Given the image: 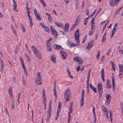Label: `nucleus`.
<instances>
[{"instance_id":"f257e3e1","label":"nucleus","mask_w":123,"mask_h":123,"mask_svg":"<svg viewBox=\"0 0 123 123\" xmlns=\"http://www.w3.org/2000/svg\"><path fill=\"white\" fill-rule=\"evenodd\" d=\"M32 50L34 54L36 57L39 59H42V55L40 52L39 50L36 48L34 46H33L32 47Z\"/></svg>"},{"instance_id":"f03ea898","label":"nucleus","mask_w":123,"mask_h":123,"mask_svg":"<svg viewBox=\"0 0 123 123\" xmlns=\"http://www.w3.org/2000/svg\"><path fill=\"white\" fill-rule=\"evenodd\" d=\"M40 73L38 72L37 73V80H36V83L37 85H41L42 84V80L40 75Z\"/></svg>"},{"instance_id":"7ed1b4c3","label":"nucleus","mask_w":123,"mask_h":123,"mask_svg":"<svg viewBox=\"0 0 123 123\" xmlns=\"http://www.w3.org/2000/svg\"><path fill=\"white\" fill-rule=\"evenodd\" d=\"M120 1V0H110L109 3L110 4L112 5V6H115Z\"/></svg>"},{"instance_id":"20e7f679","label":"nucleus","mask_w":123,"mask_h":123,"mask_svg":"<svg viewBox=\"0 0 123 123\" xmlns=\"http://www.w3.org/2000/svg\"><path fill=\"white\" fill-rule=\"evenodd\" d=\"M85 90H83L82 91L81 97L80 100L81 106L82 107L84 103V96Z\"/></svg>"},{"instance_id":"39448f33","label":"nucleus","mask_w":123,"mask_h":123,"mask_svg":"<svg viewBox=\"0 0 123 123\" xmlns=\"http://www.w3.org/2000/svg\"><path fill=\"white\" fill-rule=\"evenodd\" d=\"M34 13L36 17V18L37 20H41V18L40 14L37 12L36 8L34 9Z\"/></svg>"},{"instance_id":"423d86ee","label":"nucleus","mask_w":123,"mask_h":123,"mask_svg":"<svg viewBox=\"0 0 123 123\" xmlns=\"http://www.w3.org/2000/svg\"><path fill=\"white\" fill-rule=\"evenodd\" d=\"M105 96L106 101L105 103L107 104H109L111 102L110 100L111 98V97L110 96V94H106Z\"/></svg>"},{"instance_id":"0eeeda50","label":"nucleus","mask_w":123,"mask_h":123,"mask_svg":"<svg viewBox=\"0 0 123 123\" xmlns=\"http://www.w3.org/2000/svg\"><path fill=\"white\" fill-rule=\"evenodd\" d=\"M97 87L98 93L102 92H103L102 85L101 84L99 83L97 86Z\"/></svg>"},{"instance_id":"6e6552de","label":"nucleus","mask_w":123,"mask_h":123,"mask_svg":"<svg viewBox=\"0 0 123 123\" xmlns=\"http://www.w3.org/2000/svg\"><path fill=\"white\" fill-rule=\"evenodd\" d=\"M94 43V41H90L89 42L87 45L86 46V48L88 50L90 49L91 48L92 46Z\"/></svg>"},{"instance_id":"1a4fd4ad","label":"nucleus","mask_w":123,"mask_h":123,"mask_svg":"<svg viewBox=\"0 0 123 123\" xmlns=\"http://www.w3.org/2000/svg\"><path fill=\"white\" fill-rule=\"evenodd\" d=\"M60 52L63 59L65 60L67 56V53L63 51H61Z\"/></svg>"},{"instance_id":"9d476101","label":"nucleus","mask_w":123,"mask_h":123,"mask_svg":"<svg viewBox=\"0 0 123 123\" xmlns=\"http://www.w3.org/2000/svg\"><path fill=\"white\" fill-rule=\"evenodd\" d=\"M53 47L55 49H57L61 50H63V48L61 46L56 44H55L54 45Z\"/></svg>"},{"instance_id":"9b49d317","label":"nucleus","mask_w":123,"mask_h":123,"mask_svg":"<svg viewBox=\"0 0 123 123\" xmlns=\"http://www.w3.org/2000/svg\"><path fill=\"white\" fill-rule=\"evenodd\" d=\"M56 56L54 54H53L51 57V60L53 63H55L56 62Z\"/></svg>"},{"instance_id":"f8f14e48","label":"nucleus","mask_w":123,"mask_h":123,"mask_svg":"<svg viewBox=\"0 0 123 123\" xmlns=\"http://www.w3.org/2000/svg\"><path fill=\"white\" fill-rule=\"evenodd\" d=\"M79 30L78 29H77L76 31L74 32V34L75 39H78V38H79Z\"/></svg>"},{"instance_id":"ddd939ff","label":"nucleus","mask_w":123,"mask_h":123,"mask_svg":"<svg viewBox=\"0 0 123 123\" xmlns=\"http://www.w3.org/2000/svg\"><path fill=\"white\" fill-rule=\"evenodd\" d=\"M51 111H47V118L46 119V121L47 122H48L51 116Z\"/></svg>"},{"instance_id":"4468645a","label":"nucleus","mask_w":123,"mask_h":123,"mask_svg":"<svg viewBox=\"0 0 123 123\" xmlns=\"http://www.w3.org/2000/svg\"><path fill=\"white\" fill-rule=\"evenodd\" d=\"M65 29H64V32H67L69 30V24L68 23H66L65 25Z\"/></svg>"},{"instance_id":"2eb2a0df","label":"nucleus","mask_w":123,"mask_h":123,"mask_svg":"<svg viewBox=\"0 0 123 123\" xmlns=\"http://www.w3.org/2000/svg\"><path fill=\"white\" fill-rule=\"evenodd\" d=\"M70 90L69 89H67L65 91L64 96L70 95Z\"/></svg>"},{"instance_id":"dca6fc26","label":"nucleus","mask_w":123,"mask_h":123,"mask_svg":"<svg viewBox=\"0 0 123 123\" xmlns=\"http://www.w3.org/2000/svg\"><path fill=\"white\" fill-rule=\"evenodd\" d=\"M117 25V23H116L114 25L113 29L112 30V32L115 34Z\"/></svg>"},{"instance_id":"f3484780","label":"nucleus","mask_w":123,"mask_h":123,"mask_svg":"<svg viewBox=\"0 0 123 123\" xmlns=\"http://www.w3.org/2000/svg\"><path fill=\"white\" fill-rule=\"evenodd\" d=\"M89 85L91 88L92 90L95 93H96L97 91L96 89L94 87L92 84H89Z\"/></svg>"},{"instance_id":"a211bd4d","label":"nucleus","mask_w":123,"mask_h":123,"mask_svg":"<svg viewBox=\"0 0 123 123\" xmlns=\"http://www.w3.org/2000/svg\"><path fill=\"white\" fill-rule=\"evenodd\" d=\"M46 45L47 46V50L49 51H51L52 50L51 49V46L50 45V44H47V43Z\"/></svg>"},{"instance_id":"6ab92c4d","label":"nucleus","mask_w":123,"mask_h":123,"mask_svg":"<svg viewBox=\"0 0 123 123\" xmlns=\"http://www.w3.org/2000/svg\"><path fill=\"white\" fill-rule=\"evenodd\" d=\"M112 86L113 89L114 90V85H115V81H114V77L113 76V74H112Z\"/></svg>"},{"instance_id":"aec40b11","label":"nucleus","mask_w":123,"mask_h":123,"mask_svg":"<svg viewBox=\"0 0 123 123\" xmlns=\"http://www.w3.org/2000/svg\"><path fill=\"white\" fill-rule=\"evenodd\" d=\"M55 25L59 27H63V25L61 23H60L55 22Z\"/></svg>"},{"instance_id":"412c9836","label":"nucleus","mask_w":123,"mask_h":123,"mask_svg":"<svg viewBox=\"0 0 123 123\" xmlns=\"http://www.w3.org/2000/svg\"><path fill=\"white\" fill-rule=\"evenodd\" d=\"M51 31V32L52 34L55 37L57 36L58 34L55 30L54 31Z\"/></svg>"},{"instance_id":"4be33fe9","label":"nucleus","mask_w":123,"mask_h":123,"mask_svg":"<svg viewBox=\"0 0 123 123\" xmlns=\"http://www.w3.org/2000/svg\"><path fill=\"white\" fill-rule=\"evenodd\" d=\"M13 9L14 10H15L17 7V4L14 0H13Z\"/></svg>"},{"instance_id":"5701e85b","label":"nucleus","mask_w":123,"mask_h":123,"mask_svg":"<svg viewBox=\"0 0 123 123\" xmlns=\"http://www.w3.org/2000/svg\"><path fill=\"white\" fill-rule=\"evenodd\" d=\"M51 101L50 100L49 104V109L48 111H51Z\"/></svg>"},{"instance_id":"b1692460","label":"nucleus","mask_w":123,"mask_h":123,"mask_svg":"<svg viewBox=\"0 0 123 123\" xmlns=\"http://www.w3.org/2000/svg\"><path fill=\"white\" fill-rule=\"evenodd\" d=\"M64 96L65 98L66 102H67L69 101L70 99V98H69V95Z\"/></svg>"},{"instance_id":"393cba45","label":"nucleus","mask_w":123,"mask_h":123,"mask_svg":"<svg viewBox=\"0 0 123 123\" xmlns=\"http://www.w3.org/2000/svg\"><path fill=\"white\" fill-rule=\"evenodd\" d=\"M11 27L12 28V30L13 31V32L14 33L15 35L16 36H17L16 32L15 31L14 29V28H13L12 26V24L11 25Z\"/></svg>"},{"instance_id":"a878e982","label":"nucleus","mask_w":123,"mask_h":123,"mask_svg":"<svg viewBox=\"0 0 123 123\" xmlns=\"http://www.w3.org/2000/svg\"><path fill=\"white\" fill-rule=\"evenodd\" d=\"M111 63L112 65V68L114 70V71L115 69V64L113 62L111 61Z\"/></svg>"},{"instance_id":"bb28decb","label":"nucleus","mask_w":123,"mask_h":123,"mask_svg":"<svg viewBox=\"0 0 123 123\" xmlns=\"http://www.w3.org/2000/svg\"><path fill=\"white\" fill-rule=\"evenodd\" d=\"M67 45L68 46L70 47H71L72 46V42H70L68 40L67 41Z\"/></svg>"},{"instance_id":"cd10ccee","label":"nucleus","mask_w":123,"mask_h":123,"mask_svg":"<svg viewBox=\"0 0 123 123\" xmlns=\"http://www.w3.org/2000/svg\"><path fill=\"white\" fill-rule=\"evenodd\" d=\"M89 17L88 16V17L87 18H86L84 20V24L85 25H86L87 24V22H88V18H89Z\"/></svg>"},{"instance_id":"c85d7f7f","label":"nucleus","mask_w":123,"mask_h":123,"mask_svg":"<svg viewBox=\"0 0 123 123\" xmlns=\"http://www.w3.org/2000/svg\"><path fill=\"white\" fill-rule=\"evenodd\" d=\"M106 85L108 88H111V83H106Z\"/></svg>"},{"instance_id":"c756f323","label":"nucleus","mask_w":123,"mask_h":123,"mask_svg":"<svg viewBox=\"0 0 123 123\" xmlns=\"http://www.w3.org/2000/svg\"><path fill=\"white\" fill-rule=\"evenodd\" d=\"M12 109H13L14 107L15 102L13 100H12Z\"/></svg>"},{"instance_id":"7c9ffc66","label":"nucleus","mask_w":123,"mask_h":123,"mask_svg":"<svg viewBox=\"0 0 123 123\" xmlns=\"http://www.w3.org/2000/svg\"><path fill=\"white\" fill-rule=\"evenodd\" d=\"M48 18L49 21L50 23L52 22L53 21V19L51 16L48 17Z\"/></svg>"},{"instance_id":"2f4dec72","label":"nucleus","mask_w":123,"mask_h":123,"mask_svg":"<svg viewBox=\"0 0 123 123\" xmlns=\"http://www.w3.org/2000/svg\"><path fill=\"white\" fill-rule=\"evenodd\" d=\"M101 76H104V68H103L102 70L101 71Z\"/></svg>"},{"instance_id":"473e14b6","label":"nucleus","mask_w":123,"mask_h":123,"mask_svg":"<svg viewBox=\"0 0 123 123\" xmlns=\"http://www.w3.org/2000/svg\"><path fill=\"white\" fill-rule=\"evenodd\" d=\"M91 30H92L94 29V28L95 27V23H91Z\"/></svg>"},{"instance_id":"72a5a7b5","label":"nucleus","mask_w":123,"mask_h":123,"mask_svg":"<svg viewBox=\"0 0 123 123\" xmlns=\"http://www.w3.org/2000/svg\"><path fill=\"white\" fill-rule=\"evenodd\" d=\"M79 20L78 17L76 18V20L75 21V23L74 24H75V25H77L79 24Z\"/></svg>"},{"instance_id":"f704fd0d","label":"nucleus","mask_w":123,"mask_h":123,"mask_svg":"<svg viewBox=\"0 0 123 123\" xmlns=\"http://www.w3.org/2000/svg\"><path fill=\"white\" fill-rule=\"evenodd\" d=\"M121 108L122 114L123 115V103L122 102L121 105Z\"/></svg>"},{"instance_id":"c9c22d12","label":"nucleus","mask_w":123,"mask_h":123,"mask_svg":"<svg viewBox=\"0 0 123 123\" xmlns=\"http://www.w3.org/2000/svg\"><path fill=\"white\" fill-rule=\"evenodd\" d=\"M120 70H123V66L122 65V64L119 65Z\"/></svg>"},{"instance_id":"e433bc0d","label":"nucleus","mask_w":123,"mask_h":123,"mask_svg":"<svg viewBox=\"0 0 123 123\" xmlns=\"http://www.w3.org/2000/svg\"><path fill=\"white\" fill-rule=\"evenodd\" d=\"M76 26L75 24H74L72 25L71 28L70 29V30L71 31H72L74 28L75 26Z\"/></svg>"},{"instance_id":"4c0bfd02","label":"nucleus","mask_w":123,"mask_h":123,"mask_svg":"<svg viewBox=\"0 0 123 123\" xmlns=\"http://www.w3.org/2000/svg\"><path fill=\"white\" fill-rule=\"evenodd\" d=\"M61 107V102H60L58 104V109H57L58 110H60V109Z\"/></svg>"},{"instance_id":"58836bf2","label":"nucleus","mask_w":123,"mask_h":123,"mask_svg":"<svg viewBox=\"0 0 123 123\" xmlns=\"http://www.w3.org/2000/svg\"><path fill=\"white\" fill-rule=\"evenodd\" d=\"M108 22H109V20L107 21L106 24L103 27V29H102V33H103L104 32V31L105 29V28L106 26V25H107V24L108 23Z\"/></svg>"},{"instance_id":"ea45409f","label":"nucleus","mask_w":123,"mask_h":123,"mask_svg":"<svg viewBox=\"0 0 123 123\" xmlns=\"http://www.w3.org/2000/svg\"><path fill=\"white\" fill-rule=\"evenodd\" d=\"M44 29L45 31H46L49 32V28L47 26H45L44 27Z\"/></svg>"},{"instance_id":"a19ab883","label":"nucleus","mask_w":123,"mask_h":123,"mask_svg":"<svg viewBox=\"0 0 123 123\" xmlns=\"http://www.w3.org/2000/svg\"><path fill=\"white\" fill-rule=\"evenodd\" d=\"M73 102H71L70 104L69 109H72V106L73 105Z\"/></svg>"},{"instance_id":"79ce46f5","label":"nucleus","mask_w":123,"mask_h":123,"mask_svg":"<svg viewBox=\"0 0 123 123\" xmlns=\"http://www.w3.org/2000/svg\"><path fill=\"white\" fill-rule=\"evenodd\" d=\"M103 111L105 113L108 112V110L106 108H104L103 109Z\"/></svg>"},{"instance_id":"37998d69","label":"nucleus","mask_w":123,"mask_h":123,"mask_svg":"<svg viewBox=\"0 0 123 123\" xmlns=\"http://www.w3.org/2000/svg\"><path fill=\"white\" fill-rule=\"evenodd\" d=\"M77 62L80 64H81L83 63V60H80V59H79V61H78Z\"/></svg>"},{"instance_id":"c03bdc74","label":"nucleus","mask_w":123,"mask_h":123,"mask_svg":"<svg viewBox=\"0 0 123 123\" xmlns=\"http://www.w3.org/2000/svg\"><path fill=\"white\" fill-rule=\"evenodd\" d=\"M22 80L23 81V83L24 85H25V86L26 85V82L25 80L24 77H23L22 78Z\"/></svg>"},{"instance_id":"a18cd8bd","label":"nucleus","mask_w":123,"mask_h":123,"mask_svg":"<svg viewBox=\"0 0 123 123\" xmlns=\"http://www.w3.org/2000/svg\"><path fill=\"white\" fill-rule=\"evenodd\" d=\"M75 40L76 41V44H77L78 46H79L80 43V40H79V38H78V39H75Z\"/></svg>"},{"instance_id":"49530a36","label":"nucleus","mask_w":123,"mask_h":123,"mask_svg":"<svg viewBox=\"0 0 123 123\" xmlns=\"http://www.w3.org/2000/svg\"><path fill=\"white\" fill-rule=\"evenodd\" d=\"M79 58L78 57L76 56L75 57L74 59V61L77 62L79 61Z\"/></svg>"},{"instance_id":"de8ad7c7","label":"nucleus","mask_w":123,"mask_h":123,"mask_svg":"<svg viewBox=\"0 0 123 123\" xmlns=\"http://www.w3.org/2000/svg\"><path fill=\"white\" fill-rule=\"evenodd\" d=\"M52 39V38L50 37L49 38V39L48 40L47 42V44H50L49 43V42H50Z\"/></svg>"},{"instance_id":"09e8293b","label":"nucleus","mask_w":123,"mask_h":123,"mask_svg":"<svg viewBox=\"0 0 123 123\" xmlns=\"http://www.w3.org/2000/svg\"><path fill=\"white\" fill-rule=\"evenodd\" d=\"M90 79V78L87 77V82H86V84H87L86 86H88V85H89V84Z\"/></svg>"},{"instance_id":"8fccbe9b","label":"nucleus","mask_w":123,"mask_h":123,"mask_svg":"<svg viewBox=\"0 0 123 123\" xmlns=\"http://www.w3.org/2000/svg\"><path fill=\"white\" fill-rule=\"evenodd\" d=\"M12 87H10L8 90V92L9 93H11L12 92Z\"/></svg>"},{"instance_id":"3c124183","label":"nucleus","mask_w":123,"mask_h":123,"mask_svg":"<svg viewBox=\"0 0 123 123\" xmlns=\"http://www.w3.org/2000/svg\"><path fill=\"white\" fill-rule=\"evenodd\" d=\"M73 109H69V111L68 113V116H71L70 115V113H72Z\"/></svg>"},{"instance_id":"603ef678","label":"nucleus","mask_w":123,"mask_h":123,"mask_svg":"<svg viewBox=\"0 0 123 123\" xmlns=\"http://www.w3.org/2000/svg\"><path fill=\"white\" fill-rule=\"evenodd\" d=\"M91 73V69H90L89 70V71L88 74L87 75V78H90V74Z\"/></svg>"},{"instance_id":"864d4df0","label":"nucleus","mask_w":123,"mask_h":123,"mask_svg":"<svg viewBox=\"0 0 123 123\" xmlns=\"http://www.w3.org/2000/svg\"><path fill=\"white\" fill-rule=\"evenodd\" d=\"M40 0V1H41V2L43 4V6L44 7L46 6V5L44 4V2L43 0Z\"/></svg>"},{"instance_id":"5fc2aeb1","label":"nucleus","mask_w":123,"mask_h":123,"mask_svg":"<svg viewBox=\"0 0 123 123\" xmlns=\"http://www.w3.org/2000/svg\"><path fill=\"white\" fill-rule=\"evenodd\" d=\"M50 31H54L55 30V29L52 26L50 25Z\"/></svg>"},{"instance_id":"6e6d98bb","label":"nucleus","mask_w":123,"mask_h":123,"mask_svg":"<svg viewBox=\"0 0 123 123\" xmlns=\"http://www.w3.org/2000/svg\"><path fill=\"white\" fill-rule=\"evenodd\" d=\"M106 37H104V36H103L102 41V42H104L106 40Z\"/></svg>"},{"instance_id":"4d7b16f0","label":"nucleus","mask_w":123,"mask_h":123,"mask_svg":"<svg viewBox=\"0 0 123 123\" xmlns=\"http://www.w3.org/2000/svg\"><path fill=\"white\" fill-rule=\"evenodd\" d=\"M101 9H102L101 8L98 10V11H97V12L95 14V16H96V15L98 14L100 11L101 10Z\"/></svg>"},{"instance_id":"13d9d810","label":"nucleus","mask_w":123,"mask_h":123,"mask_svg":"<svg viewBox=\"0 0 123 123\" xmlns=\"http://www.w3.org/2000/svg\"><path fill=\"white\" fill-rule=\"evenodd\" d=\"M54 94L55 96V98L56 99L57 98V95L56 94V91H54Z\"/></svg>"},{"instance_id":"bf43d9fd","label":"nucleus","mask_w":123,"mask_h":123,"mask_svg":"<svg viewBox=\"0 0 123 123\" xmlns=\"http://www.w3.org/2000/svg\"><path fill=\"white\" fill-rule=\"evenodd\" d=\"M123 72V70H120L119 72V75L118 76H119L120 75H122V74Z\"/></svg>"},{"instance_id":"052dcab7","label":"nucleus","mask_w":123,"mask_h":123,"mask_svg":"<svg viewBox=\"0 0 123 123\" xmlns=\"http://www.w3.org/2000/svg\"><path fill=\"white\" fill-rule=\"evenodd\" d=\"M46 99H43V105L46 104Z\"/></svg>"},{"instance_id":"680f3d73","label":"nucleus","mask_w":123,"mask_h":123,"mask_svg":"<svg viewBox=\"0 0 123 123\" xmlns=\"http://www.w3.org/2000/svg\"><path fill=\"white\" fill-rule=\"evenodd\" d=\"M26 10L27 11H30V8L28 7V6H27V5H26Z\"/></svg>"},{"instance_id":"e2e57ef3","label":"nucleus","mask_w":123,"mask_h":123,"mask_svg":"<svg viewBox=\"0 0 123 123\" xmlns=\"http://www.w3.org/2000/svg\"><path fill=\"white\" fill-rule=\"evenodd\" d=\"M110 113L109 117L110 118H111V117L112 116V114L111 112V110H110L109 111Z\"/></svg>"},{"instance_id":"0e129e2a","label":"nucleus","mask_w":123,"mask_h":123,"mask_svg":"<svg viewBox=\"0 0 123 123\" xmlns=\"http://www.w3.org/2000/svg\"><path fill=\"white\" fill-rule=\"evenodd\" d=\"M120 11L119 10V9H117L116 11L115 14H118L120 12Z\"/></svg>"},{"instance_id":"69168bd1","label":"nucleus","mask_w":123,"mask_h":123,"mask_svg":"<svg viewBox=\"0 0 123 123\" xmlns=\"http://www.w3.org/2000/svg\"><path fill=\"white\" fill-rule=\"evenodd\" d=\"M60 111V110H57V111L56 113V115L59 116V113Z\"/></svg>"},{"instance_id":"338daca9","label":"nucleus","mask_w":123,"mask_h":123,"mask_svg":"<svg viewBox=\"0 0 123 123\" xmlns=\"http://www.w3.org/2000/svg\"><path fill=\"white\" fill-rule=\"evenodd\" d=\"M45 89H44L43 90V92H42V94L43 96H45Z\"/></svg>"},{"instance_id":"774afa93","label":"nucleus","mask_w":123,"mask_h":123,"mask_svg":"<svg viewBox=\"0 0 123 123\" xmlns=\"http://www.w3.org/2000/svg\"><path fill=\"white\" fill-rule=\"evenodd\" d=\"M95 20V18H92L91 20V23H94V21Z\"/></svg>"}]
</instances>
